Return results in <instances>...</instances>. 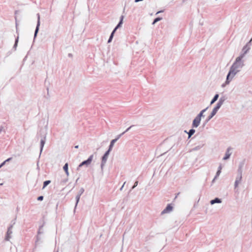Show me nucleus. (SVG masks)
I'll return each instance as SVG.
<instances>
[{"instance_id":"c9c22d12","label":"nucleus","mask_w":252,"mask_h":252,"mask_svg":"<svg viewBox=\"0 0 252 252\" xmlns=\"http://www.w3.org/2000/svg\"><path fill=\"white\" fill-rule=\"evenodd\" d=\"M143 0H135V2H138L141 1H143Z\"/></svg>"},{"instance_id":"e433bc0d","label":"nucleus","mask_w":252,"mask_h":252,"mask_svg":"<svg viewBox=\"0 0 252 252\" xmlns=\"http://www.w3.org/2000/svg\"><path fill=\"white\" fill-rule=\"evenodd\" d=\"M11 158H8V159H7L6 160H5L4 161H5V162H6V161H9L10 160H11Z\"/></svg>"},{"instance_id":"6e6552de","label":"nucleus","mask_w":252,"mask_h":252,"mask_svg":"<svg viewBox=\"0 0 252 252\" xmlns=\"http://www.w3.org/2000/svg\"><path fill=\"white\" fill-rule=\"evenodd\" d=\"M37 25H36V28H35V32H34V39L37 36V33L38 32L39 28V26H40V15H39V13L37 14Z\"/></svg>"},{"instance_id":"412c9836","label":"nucleus","mask_w":252,"mask_h":252,"mask_svg":"<svg viewBox=\"0 0 252 252\" xmlns=\"http://www.w3.org/2000/svg\"><path fill=\"white\" fill-rule=\"evenodd\" d=\"M115 32V31H112V32H111L110 36L108 39V43H110L112 41V40L113 39V37L114 36V34Z\"/></svg>"},{"instance_id":"aec40b11","label":"nucleus","mask_w":252,"mask_h":252,"mask_svg":"<svg viewBox=\"0 0 252 252\" xmlns=\"http://www.w3.org/2000/svg\"><path fill=\"white\" fill-rule=\"evenodd\" d=\"M219 96V94H216L215 95V96H214L213 98L212 99V100L210 102V104L212 105L213 103H214L218 99Z\"/></svg>"},{"instance_id":"f257e3e1","label":"nucleus","mask_w":252,"mask_h":252,"mask_svg":"<svg viewBox=\"0 0 252 252\" xmlns=\"http://www.w3.org/2000/svg\"><path fill=\"white\" fill-rule=\"evenodd\" d=\"M244 61L243 59L237 57L235 62L231 66L229 71L226 76L225 83L228 84L232 81L234 76L239 72L244 66Z\"/></svg>"},{"instance_id":"0eeeda50","label":"nucleus","mask_w":252,"mask_h":252,"mask_svg":"<svg viewBox=\"0 0 252 252\" xmlns=\"http://www.w3.org/2000/svg\"><path fill=\"white\" fill-rule=\"evenodd\" d=\"M232 148L230 147H228L225 152V156L223 158V160H227L229 158L230 156L232 154Z\"/></svg>"},{"instance_id":"f3484780","label":"nucleus","mask_w":252,"mask_h":252,"mask_svg":"<svg viewBox=\"0 0 252 252\" xmlns=\"http://www.w3.org/2000/svg\"><path fill=\"white\" fill-rule=\"evenodd\" d=\"M45 143V137H44L43 139H42L40 141V155L41 154L42 150H43V147L44 146V144Z\"/></svg>"},{"instance_id":"7ed1b4c3","label":"nucleus","mask_w":252,"mask_h":252,"mask_svg":"<svg viewBox=\"0 0 252 252\" xmlns=\"http://www.w3.org/2000/svg\"><path fill=\"white\" fill-rule=\"evenodd\" d=\"M252 40H251L248 43H247L243 48L242 50V52L240 53V55L238 56V57L243 59L245 55L249 52L250 50V43L251 42Z\"/></svg>"},{"instance_id":"a211bd4d","label":"nucleus","mask_w":252,"mask_h":252,"mask_svg":"<svg viewBox=\"0 0 252 252\" xmlns=\"http://www.w3.org/2000/svg\"><path fill=\"white\" fill-rule=\"evenodd\" d=\"M7 127L5 124H3L0 126V133L1 132L5 133Z\"/></svg>"},{"instance_id":"b1692460","label":"nucleus","mask_w":252,"mask_h":252,"mask_svg":"<svg viewBox=\"0 0 252 252\" xmlns=\"http://www.w3.org/2000/svg\"><path fill=\"white\" fill-rule=\"evenodd\" d=\"M51 183V181L47 180L44 182L43 186L42 189H44L47 185H48Z\"/></svg>"},{"instance_id":"7c9ffc66","label":"nucleus","mask_w":252,"mask_h":252,"mask_svg":"<svg viewBox=\"0 0 252 252\" xmlns=\"http://www.w3.org/2000/svg\"><path fill=\"white\" fill-rule=\"evenodd\" d=\"M43 199V196H40L38 197L37 200L38 201H42Z\"/></svg>"},{"instance_id":"ea45409f","label":"nucleus","mask_w":252,"mask_h":252,"mask_svg":"<svg viewBox=\"0 0 252 252\" xmlns=\"http://www.w3.org/2000/svg\"><path fill=\"white\" fill-rule=\"evenodd\" d=\"M161 11H158L156 14H158V13L161 12Z\"/></svg>"},{"instance_id":"6ab92c4d","label":"nucleus","mask_w":252,"mask_h":252,"mask_svg":"<svg viewBox=\"0 0 252 252\" xmlns=\"http://www.w3.org/2000/svg\"><path fill=\"white\" fill-rule=\"evenodd\" d=\"M68 163H66L63 167V170H64L65 172V174H66V175L67 176H69V172H68Z\"/></svg>"},{"instance_id":"5701e85b","label":"nucleus","mask_w":252,"mask_h":252,"mask_svg":"<svg viewBox=\"0 0 252 252\" xmlns=\"http://www.w3.org/2000/svg\"><path fill=\"white\" fill-rule=\"evenodd\" d=\"M18 40H19V37L18 36L16 39H15V44L13 46V49H14L15 50H16V48H17V45H18Z\"/></svg>"},{"instance_id":"f704fd0d","label":"nucleus","mask_w":252,"mask_h":252,"mask_svg":"<svg viewBox=\"0 0 252 252\" xmlns=\"http://www.w3.org/2000/svg\"><path fill=\"white\" fill-rule=\"evenodd\" d=\"M126 182H125L123 184V185L122 186V187L120 188V190H122L124 187V185L125 184Z\"/></svg>"},{"instance_id":"473e14b6","label":"nucleus","mask_w":252,"mask_h":252,"mask_svg":"<svg viewBox=\"0 0 252 252\" xmlns=\"http://www.w3.org/2000/svg\"><path fill=\"white\" fill-rule=\"evenodd\" d=\"M5 161H4L0 165V168L5 164Z\"/></svg>"},{"instance_id":"423d86ee","label":"nucleus","mask_w":252,"mask_h":252,"mask_svg":"<svg viewBox=\"0 0 252 252\" xmlns=\"http://www.w3.org/2000/svg\"><path fill=\"white\" fill-rule=\"evenodd\" d=\"M93 155H92L89 157L87 160L82 162L78 166L77 170H78L80 167H82L83 165H86L87 166H88L89 165H90L93 160Z\"/></svg>"},{"instance_id":"72a5a7b5","label":"nucleus","mask_w":252,"mask_h":252,"mask_svg":"<svg viewBox=\"0 0 252 252\" xmlns=\"http://www.w3.org/2000/svg\"><path fill=\"white\" fill-rule=\"evenodd\" d=\"M221 169H222V166H221V165H220L219 166V167H218V170H220V171H221Z\"/></svg>"},{"instance_id":"58836bf2","label":"nucleus","mask_w":252,"mask_h":252,"mask_svg":"<svg viewBox=\"0 0 252 252\" xmlns=\"http://www.w3.org/2000/svg\"><path fill=\"white\" fill-rule=\"evenodd\" d=\"M75 148H78V145H77V146H75Z\"/></svg>"},{"instance_id":"dca6fc26","label":"nucleus","mask_w":252,"mask_h":252,"mask_svg":"<svg viewBox=\"0 0 252 252\" xmlns=\"http://www.w3.org/2000/svg\"><path fill=\"white\" fill-rule=\"evenodd\" d=\"M221 203V200L219 198H215L214 199L211 200L210 204L213 205L215 203Z\"/></svg>"},{"instance_id":"a19ab883","label":"nucleus","mask_w":252,"mask_h":252,"mask_svg":"<svg viewBox=\"0 0 252 252\" xmlns=\"http://www.w3.org/2000/svg\"><path fill=\"white\" fill-rule=\"evenodd\" d=\"M78 180H79V178L76 180V182H77Z\"/></svg>"},{"instance_id":"c756f323","label":"nucleus","mask_w":252,"mask_h":252,"mask_svg":"<svg viewBox=\"0 0 252 252\" xmlns=\"http://www.w3.org/2000/svg\"><path fill=\"white\" fill-rule=\"evenodd\" d=\"M138 181H136L133 185V186L132 187L131 189H133L135 188L137 185H138Z\"/></svg>"},{"instance_id":"f8f14e48","label":"nucleus","mask_w":252,"mask_h":252,"mask_svg":"<svg viewBox=\"0 0 252 252\" xmlns=\"http://www.w3.org/2000/svg\"><path fill=\"white\" fill-rule=\"evenodd\" d=\"M172 206L170 204H168L166 207V208L161 212V214L169 213L172 210Z\"/></svg>"},{"instance_id":"cd10ccee","label":"nucleus","mask_w":252,"mask_h":252,"mask_svg":"<svg viewBox=\"0 0 252 252\" xmlns=\"http://www.w3.org/2000/svg\"><path fill=\"white\" fill-rule=\"evenodd\" d=\"M220 173H221V171H220V170H218V171H217V172L216 173V176L215 177V179H217L218 177V176H219V175H220Z\"/></svg>"},{"instance_id":"ddd939ff","label":"nucleus","mask_w":252,"mask_h":252,"mask_svg":"<svg viewBox=\"0 0 252 252\" xmlns=\"http://www.w3.org/2000/svg\"><path fill=\"white\" fill-rule=\"evenodd\" d=\"M241 179H242V175H241V173L240 174V175H238L236 178V180H235V184H234L235 188H236L238 187V185L241 182Z\"/></svg>"},{"instance_id":"4be33fe9","label":"nucleus","mask_w":252,"mask_h":252,"mask_svg":"<svg viewBox=\"0 0 252 252\" xmlns=\"http://www.w3.org/2000/svg\"><path fill=\"white\" fill-rule=\"evenodd\" d=\"M195 132V130L194 129H191L189 130L188 133L189 138H190Z\"/></svg>"},{"instance_id":"9d476101","label":"nucleus","mask_w":252,"mask_h":252,"mask_svg":"<svg viewBox=\"0 0 252 252\" xmlns=\"http://www.w3.org/2000/svg\"><path fill=\"white\" fill-rule=\"evenodd\" d=\"M123 135V133H121L120 134H119L117 138L114 139H113L112 140H111V142H110V145H109V149L108 150H110V151L112 150V149L114 146V144H115V142H116V141L121 137V136L122 135Z\"/></svg>"},{"instance_id":"39448f33","label":"nucleus","mask_w":252,"mask_h":252,"mask_svg":"<svg viewBox=\"0 0 252 252\" xmlns=\"http://www.w3.org/2000/svg\"><path fill=\"white\" fill-rule=\"evenodd\" d=\"M227 98L225 96L223 95L221 96L219 99V101L217 103L216 106L214 108V109H216L217 111H218L219 109L220 108L222 105L223 104L224 101L226 100Z\"/></svg>"},{"instance_id":"a878e982","label":"nucleus","mask_w":252,"mask_h":252,"mask_svg":"<svg viewBox=\"0 0 252 252\" xmlns=\"http://www.w3.org/2000/svg\"><path fill=\"white\" fill-rule=\"evenodd\" d=\"M161 19H162V18H160V17L156 18V19H154L152 24L153 25L155 24L157 22L160 21Z\"/></svg>"},{"instance_id":"2f4dec72","label":"nucleus","mask_w":252,"mask_h":252,"mask_svg":"<svg viewBox=\"0 0 252 252\" xmlns=\"http://www.w3.org/2000/svg\"><path fill=\"white\" fill-rule=\"evenodd\" d=\"M40 240V238L38 236H37L35 243L36 244Z\"/></svg>"},{"instance_id":"1a4fd4ad","label":"nucleus","mask_w":252,"mask_h":252,"mask_svg":"<svg viewBox=\"0 0 252 252\" xmlns=\"http://www.w3.org/2000/svg\"><path fill=\"white\" fill-rule=\"evenodd\" d=\"M84 192V189L83 188H81L79 192H78V194L77 195H76V204H75V208L76 207L79 201V200H80V196L83 193V192Z\"/></svg>"},{"instance_id":"bb28decb","label":"nucleus","mask_w":252,"mask_h":252,"mask_svg":"<svg viewBox=\"0 0 252 252\" xmlns=\"http://www.w3.org/2000/svg\"><path fill=\"white\" fill-rule=\"evenodd\" d=\"M42 226H41L39 228V230L38 231V235L39 234H42L43 233V231H42Z\"/></svg>"},{"instance_id":"2eb2a0df","label":"nucleus","mask_w":252,"mask_h":252,"mask_svg":"<svg viewBox=\"0 0 252 252\" xmlns=\"http://www.w3.org/2000/svg\"><path fill=\"white\" fill-rule=\"evenodd\" d=\"M123 19H124V16H121V19H120L119 23H118L117 26L115 28V29L113 30V31H115V32L119 28L121 27V26L123 24Z\"/></svg>"},{"instance_id":"f03ea898","label":"nucleus","mask_w":252,"mask_h":252,"mask_svg":"<svg viewBox=\"0 0 252 252\" xmlns=\"http://www.w3.org/2000/svg\"><path fill=\"white\" fill-rule=\"evenodd\" d=\"M208 107L201 110L200 113L195 117L194 119L193 120L192 124V127L193 128L197 127L200 123V121L202 117H204V113L207 110Z\"/></svg>"},{"instance_id":"4c0bfd02","label":"nucleus","mask_w":252,"mask_h":252,"mask_svg":"<svg viewBox=\"0 0 252 252\" xmlns=\"http://www.w3.org/2000/svg\"><path fill=\"white\" fill-rule=\"evenodd\" d=\"M216 179H215V178L213 179V181H212V183H213L215 182V180H216Z\"/></svg>"},{"instance_id":"9b49d317","label":"nucleus","mask_w":252,"mask_h":252,"mask_svg":"<svg viewBox=\"0 0 252 252\" xmlns=\"http://www.w3.org/2000/svg\"><path fill=\"white\" fill-rule=\"evenodd\" d=\"M12 225H11L8 228L6 235L5 238V240H6V241H9L11 238V234L12 233Z\"/></svg>"},{"instance_id":"393cba45","label":"nucleus","mask_w":252,"mask_h":252,"mask_svg":"<svg viewBox=\"0 0 252 252\" xmlns=\"http://www.w3.org/2000/svg\"><path fill=\"white\" fill-rule=\"evenodd\" d=\"M203 145L196 146V147H194L192 149V151H197V150H199V149H200L203 147Z\"/></svg>"},{"instance_id":"c85d7f7f","label":"nucleus","mask_w":252,"mask_h":252,"mask_svg":"<svg viewBox=\"0 0 252 252\" xmlns=\"http://www.w3.org/2000/svg\"><path fill=\"white\" fill-rule=\"evenodd\" d=\"M133 126H129V127H128L124 132H123L122 133H123V134L126 132L127 131H128Z\"/></svg>"},{"instance_id":"20e7f679","label":"nucleus","mask_w":252,"mask_h":252,"mask_svg":"<svg viewBox=\"0 0 252 252\" xmlns=\"http://www.w3.org/2000/svg\"><path fill=\"white\" fill-rule=\"evenodd\" d=\"M110 151V150H108L102 157L101 163L100 165L101 170H103V167L105 166V164L107 160L108 156L109 155Z\"/></svg>"},{"instance_id":"4468645a","label":"nucleus","mask_w":252,"mask_h":252,"mask_svg":"<svg viewBox=\"0 0 252 252\" xmlns=\"http://www.w3.org/2000/svg\"><path fill=\"white\" fill-rule=\"evenodd\" d=\"M218 111L216 109H213L210 115L208 116L207 119L206 121V123L209 122L217 113Z\"/></svg>"}]
</instances>
